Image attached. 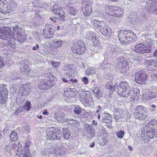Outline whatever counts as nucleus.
<instances>
[{
	"mask_svg": "<svg viewBox=\"0 0 157 157\" xmlns=\"http://www.w3.org/2000/svg\"><path fill=\"white\" fill-rule=\"evenodd\" d=\"M156 96V93L151 91H149L148 93L144 94L143 95L144 98L146 100H149L152 98H155Z\"/></svg>",
	"mask_w": 157,
	"mask_h": 157,
	"instance_id": "nucleus-27",
	"label": "nucleus"
},
{
	"mask_svg": "<svg viewBox=\"0 0 157 157\" xmlns=\"http://www.w3.org/2000/svg\"><path fill=\"white\" fill-rule=\"evenodd\" d=\"M69 13L71 15L75 16L77 14L78 9L74 6H70L68 10Z\"/></svg>",
	"mask_w": 157,
	"mask_h": 157,
	"instance_id": "nucleus-29",
	"label": "nucleus"
},
{
	"mask_svg": "<svg viewBox=\"0 0 157 157\" xmlns=\"http://www.w3.org/2000/svg\"><path fill=\"white\" fill-rule=\"evenodd\" d=\"M70 133L67 129H64L63 136L65 139L68 140L70 138Z\"/></svg>",
	"mask_w": 157,
	"mask_h": 157,
	"instance_id": "nucleus-35",
	"label": "nucleus"
},
{
	"mask_svg": "<svg viewBox=\"0 0 157 157\" xmlns=\"http://www.w3.org/2000/svg\"><path fill=\"white\" fill-rule=\"evenodd\" d=\"M134 77L135 82L140 85L145 84L148 78L147 75L141 71L136 72Z\"/></svg>",
	"mask_w": 157,
	"mask_h": 157,
	"instance_id": "nucleus-14",
	"label": "nucleus"
},
{
	"mask_svg": "<svg viewBox=\"0 0 157 157\" xmlns=\"http://www.w3.org/2000/svg\"><path fill=\"white\" fill-rule=\"evenodd\" d=\"M101 144L102 145H105L108 142V139L107 137L105 136L101 140Z\"/></svg>",
	"mask_w": 157,
	"mask_h": 157,
	"instance_id": "nucleus-44",
	"label": "nucleus"
},
{
	"mask_svg": "<svg viewBox=\"0 0 157 157\" xmlns=\"http://www.w3.org/2000/svg\"><path fill=\"white\" fill-rule=\"evenodd\" d=\"M52 46L54 48H58L61 47L63 44V41L62 40H58L56 39L52 41Z\"/></svg>",
	"mask_w": 157,
	"mask_h": 157,
	"instance_id": "nucleus-28",
	"label": "nucleus"
},
{
	"mask_svg": "<svg viewBox=\"0 0 157 157\" xmlns=\"http://www.w3.org/2000/svg\"><path fill=\"white\" fill-rule=\"evenodd\" d=\"M118 37L121 43L128 44L134 42L136 36L132 31L121 30L119 31Z\"/></svg>",
	"mask_w": 157,
	"mask_h": 157,
	"instance_id": "nucleus-2",
	"label": "nucleus"
},
{
	"mask_svg": "<svg viewBox=\"0 0 157 157\" xmlns=\"http://www.w3.org/2000/svg\"><path fill=\"white\" fill-rule=\"evenodd\" d=\"M10 0H0V2L2 3L3 4H6L9 2H10Z\"/></svg>",
	"mask_w": 157,
	"mask_h": 157,
	"instance_id": "nucleus-49",
	"label": "nucleus"
},
{
	"mask_svg": "<svg viewBox=\"0 0 157 157\" xmlns=\"http://www.w3.org/2000/svg\"><path fill=\"white\" fill-rule=\"evenodd\" d=\"M31 108V102L26 101L25 104L24 105L23 108L26 110L28 111L30 110Z\"/></svg>",
	"mask_w": 157,
	"mask_h": 157,
	"instance_id": "nucleus-36",
	"label": "nucleus"
},
{
	"mask_svg": "<svg viewBox=\"0 0 157 157\" xmlns=\"http://www.w3.org/2000/svg\"><path fill=\"white\" fill-rule=\"evenodd\" d=\"M74 3H75V2H74L72 0H71L70 2H69V3L67 4H68V6L69 5H70L71 4H74Z\"/></svg>",
	"mask_w": 157,
	"mask_h": 157,
	"instance_id": "nucleus-59",
	"label": "nucleus"
},
{
	"mask_svg": "<svg viewBox=\"0 0 157 157\" xmlns=\"http://www.w3.org/2000/svg\"><path fill=\"white\" fill-rule=\"evenodd\" d=\"M157 74H153L151 75V79L153 80H156L157 78Z\"/></svg>",
	"mask_w": 157,
	"mask_h": 157,
	"instance_id": "nucleus-50",
	"label": "nucleus"
},
{
	"mask_svg": "<svg viewBox=\"0 0 157 157\" xmlns=\"http://www.w3.org/2000/svg\"><path fill=\"white\" fill-rule=\"evenodd\" d=\"M33 50H36V46H33Z\"/></svg>",
	"mask_w": 157,
	"mask_h": 157,
	"instance_id": "nucleus-62",
	"label": "nucleus"
},
{
	"mask_svg": "<svg viewBox=\"0 0 157 157\" xmlns=\"http://www.w3.org/2000/svg\"><path fill=\"white\" fill-rule=\"evenodd\" d=\"M151 108L152 109V111H154L156 108V106L154 105H152L151 106Z\"/></svg>",
	"mask_w": 157,
	"mask_h": 157,
	"instance_id": "nucleus-58",
	"label": "nucleus"
},
{
	"mask_svg": "<svg viewBox=\"0 0 157 157\" xmlns=\"http://www.w3.org/2000/svg\"><path fill=\"white\" fill-rule=\"evenodd\" d=\"M147 109L144 106L140 105L136 107L134 110V116L135 118L140 121L145 120L147 117Z\"/></svg>",
	"mask_w": 157,
	"mask_h": 157,
	"instance_id": "nucleus-10",
	"label": "nucleus"
},
{
	"mask_svg": "<svg viewBox=\"0 0 157 157\" xmlns=\"http://www.w3.org/2000/svg\"><path fill=\"white\" fill-rule=\"evenodd\" d=\"M105 7V12L108 15L119 17L123 14L122 9L119 7L107 5Z\"/></svg>",
	"mask_w": 157,
	"mask_h": 157,
	"instance_id": "nucleus-6",
	"label": "nucleus"
},
{
	"mask_svg": "<svg viewBox=\"0 0 157 157\" xmlns=\"http://www.w3.org/2000/svg\"><path fill=\"white\" fill-rule=\"evenodd\" d=\"M62 80L64 82L66 83L68 82V81L64 77L62 78Z\"/></svg>",
	"mask_w": 157,
	"mask_h": 157,
	"instance_id": "nucleus-55",
	"label": "nucleus"
},
{
	"mask_svg": "<svg viewBox=\"0 0 157 157\" xmlns=\"http://www.w3.org/2000/svg\"><path fill=\"white\" fill-rule=\"evenodd\" d=\"M52 12L56 15H58L59 19L63 22L67 20L66 18V14L63 10V8L57 4H55L53 6Z\"/></svg>",
	"mask_w": 157,
	"mask_h": 157,
	"instance_id": "nucleus-13",
	"label": "nucleus"
},
{
	"mask_svg": "<svg viewBox=\"0 0 157 157\" xmlns=\"http://www.w3.org/2000/svg\"><path fill=\"white\" fill-rule=\"evenodd\" d=\"M17 148L15 152L17 156L19 157H21L22 156L23 157H31L29 145L27 142L25 143L23 148L20 143L19 142Z\"/></svg>",
	"mask_w": 157,
	"mask_h": 157,
	"instance_id": "nucleus-8",
	"label": "nucleus"
},
{
	"mask_svg": "<svg viewBox=\"0 0 157 157\" xmlns=\"http://www.w3.org/2000/svg\"><path fill=\"white\" fill-rule=\"evenodd\" d=\"M74 112L75 114H79L81 112V109L79 106H77L75 107Z\"/></svg>",
	"mask_w": 157,
	"mask_h": 157,
	"instance_id": "nucleus-43",
	"label": "nucleus"
},
{
	"mask_svg": "<svg viewBox=\"0 0 157 157\" xmlns=\"http://www.w3.org/2000/svg\"><path fill=\"white\" fill-rule=\"evenodd\" d=\"M8 92L6 85L2 84L0 86V104L4 105L8 99Z\"/></svg>",
	"mask_w": 157,
	"mask_h": 157,
	"instance_id": "nucleus-15",
	"label": "nucleus"
},
{
	"mask_svg": "<svg viewBox=\"0 0 157 157\" xmlns=\"http://www.w3.org/2000/svg\"><path fill=\"white\" fill-rule=\"evenodd\" d=\"M94 145H95V143H94V142H93V143H92L91 144H90V147H92L94 146Z\"/></svg>",
	"mask_w": 157,
	"mask_h": 157,
	"instance_id": "nucleus-60",
	"label": "nucleus"
},
{
	"mask_svg": "<svg viewBox=\"0 0 157 157\" xmlns=\"http://www.w3.org/2000/svg\"><path fill=\"white\" fill-rule=\"evenodd\" d=\"M54 117L58 121H60L61 119L62 120V117L60 116V112H57L55 113Z\"/></svg>",
	"mask_w": 157,
	"mask_h": 157,
	"instance_id": "nucleus-39",
	"label": "nucleus"
},
{
	"mask_svg": "<svg viewBox=\"0 0 157 157\" xmlns=\"http://www.w3.org/2000/svg\"><path fill=\"white\" fill-rule=\"evenodd\" d=\"M82 10L84 16L86 17L90 16L93 12L92 3L90 0H82Z\"/></svg>",
	"mask_w": 157,
	"mask_h": 157,
	"instance_id": "nucleus-11",
	"label": "nucleus"
},
{
	"mask_svg": "<svg viewBox=\"0 0 157 157\" xmlns=\"http://www.w3.org/2000/svg\"><path fill=\"white\" fill-rule=\"evenodd\" d=\"M154 122L150 121L147 124L146 131L144 133V136H142L145 143L148 142L152 138L157 137L155 128H154L153 125Z\"/></svg>",
	"mask_w": 157,
	"mask_h": 157,
	"instance_id": "nucleus-3",
	"label": "nucleus"
},
{
	"mask_svg": "<svg viewBox=\"0 0 157 157\" xmlns=\"http://www.w3.org/2000/svg\"><path fill=\"white\" fill-rule=\"evenodd\" d=\"M48 113H49L47 111V110H46V109L44 110L43 112V114L44 115H48Z\"/></svg>",
	"mask_w": 157,
	"mask_h": 157,
	"instance_id": "nucleus-54",
	"label": "nucleus"
},
{
	"mask_svg": "<svg viewBox=\"0 0 157 157\" xmlns=\"http://www.w3.org/2000/svg\"><path fill=\"white\" fill-rule=\"evenodd\" d=\"M131 92L129 97L131 101L134 102L139 99L140 95V90H132Z\"/></svg>",
	"mask_w": 157,
	"mask_h": 157,
	"instance_id": "nucleus-19",
	"label": "nucleus"
},
{
	"mask_svg": "<svg viewBox=\"0 0 157 157\" xmlns=\"http://www.w3.org/2000/svg\"><path fill=\"white\" fill-rule=\"evenodd\" d=\"M86 49L84 43L81 40L73 43L71 47L72 52L74 54L78 55H82Z\"/></svg>",
	"mask_w": 157,
	"mask_h": 157,
	"instance_id": "nucleus-5",
	"label": "nucleus"
},
{
	"mask_svg": "<svg viewBox=\"0 0 157 157\" xmlns=\"http://www.w3.org/2000/svg\"><path fill=\"white\" fill-rule=\"evenodd\" d=\"M153 56L156 57H157V50H156L154 52Z\"/></svg>",
	"mask_w": 157,
	"mask_h": 157,
	"instance_id": "nucleus-57",
	"label": "nucleus"
},
{
	"mask_svg": "<svg viewBox=\"0 0 157 157\" xmlns=\"http://www.w3.org/2000/svg\"><path fill=\"white\" fill-rule=\"evenodd\" d=\"M97 110H96V112H94V116L97 117L98 119L99 120H100V115L99 112L101 110V107L100 106L98 105L97 108Z\"/></svg>",
	"mask_w": 157,
	"mask_h": 157,
	"instance_id": "nucleus-33",
	"label": "nucleus"
},
{
	"mask_svg": "<svg viewBox=\"0 0 157 157\" xmlns=\"http://www.w3.org/2000/svg\"><path fill=\"white\" fill-rule=\"evenodd\" d=\"M70 81L73 82H77V80L76 79H73L72 78L70 79Z\"/></svg>",
	"mask_w": 157,
	"mask_h": 157,
	"instance_id": "nucleus-56",
	"label": "nucleus"
},
{
	"mask_svg": "<svg viewBox=\"0 0 157 157\" xmlns=\"http://www.w3.org/2000/svg\"><path fill=\"white\" fill-rule=\"evenodd\" d=\"M75 89L67 88L64 92V94L67 97L69 98H74L76 96V94L74 91Z\"/></svg>",
	"mask_w": 157,
	"mask_h": 157,
	"instance_id": "nucleus-22",
	"label": "nucleus"
},
{
	"mask_svg": "<svg viewBox=\"0 0 157 157\" xmlns=\"http://www.w3.org/2000/svg\"><path fill=\"white\" fill-rule=\"evenodd\" d=\"M36 48H39V46L38 44H36Z\"/></svg>",
	"mask_w": 157,
	"mask_h": 157,
	"instance_id": "nucleus-64",
	"label": "nucleus"
},
{
	"mask_svg": "<svg viewBox=\"0 0 157 157\" xmlns=\"http://www.w3.org/2000/svg\"><path fill=\"white\" fill-rule=\"evenodd\" d=\"M22 111V109L21 108H18L14 113V114L16 115L20 113Z\"/></svg>",
	"mask_w": 157,
	"mask_h": 157,
	"instance_id": "nucleus-47",
	"label": "nucleus"
},
{
	"mask_svg": "<svg viewBox=\"0 0 157 157\" xmlns=\"http://www.w3.org/2000/svg\"><path fill=\"white\" fill-rule=\"evenodd\" d=\"M55 33V30L54 29L49 28L47 30L44 29L43 30V35L45 38L49 39L52 38Z\"/></svg>",
	"mask_w": 157,
	"mask_h": 157,
	"instance_id": "nucleus-21",
	"label": "nucleus"
},
{
	"mask_svg": "<svg viewBox=\"0 0 157 157\" xmlns=\"http://www.w3.org/2000/svg\"><path fill=\"white\" fill-rule=\"evenodd\" d=\"M134 49L135 52L137 53L144 54L151 52L152 47L149 44H145L140 43L135 46Z\"/></svg>",
	"mask_w": 157,
	"mask_h": 157,
	"instance_id": "nucleus-12",
	"label": "nucleus"
},
{
	"mask_svg": "<svg viewBox=\"0 0 157 157\" xmlns=\"http://www.w3.org/2000/svg\"><path fill=\"white\" fill-rule=\"evenodd\" d=\"M150 121L155 122V123H154V124H153V125L154 126V128H155L156 132H157V122L154 120H152Z\"/></svg>",
	"mask_w": 157,
	"mask_h": 157,
	"instance_id": "nucleus-46",
	"label": "nucleus"
},
{
	"mask_svg": "<svg viewBox=\"0 0 157 157\" xmlns=\"http://www.w3.org/2000/svg\"><path fill=\"white\" fill-rule=\"evenodd\" d=\"M97 124H98L97 122H96V121L95 120H94L92 121V125L96 126L97 125Z\"/></svg>",
	"mask_w": 157,
	"mask_h": 157,
	"instance_id": "nucleus-53",
	"label": "nucleus"
},
{
	"mask_svg": "<svg viewBox=\"0 0 157 157\" xmlns=\"http://www.w3.org/2000/svg\"><path fill=\"white\" fill-rule=\"evenodd\" d=\"M79 99L82 102L89 105H91V103L94 102L90 92L85 89L79 92Z\"/></svg>",
	"mask_w": 157,
	"mask_h": 157,
	"instance_id": "nucleus-7",
	"label": "nucleus"
},
{
	"mask_svg": "<svg viewBox=\"0 0 157 157\" xmlns=\"http://www.w3.org/2000/svg\"><path fill=\"white\" fill-rule=\"evenodd\" d=\"M87 134V136L88 138H90V139H92L94 138L95 136L94 132L92 129H91V128L90 129L89 131L88 132Z\"/></svg>",
	"mask_w": 157,
	"mask_h": 157,
	"instance_id": "nucleus-37",
	"label": "nucleus"
},
{
	"mask_svg": "<svg viewBox=\"0 0 157 157\" xmlns=\"http://www.w3.org/2000/svg\"><path fill=\"white\" fill-rule=\"evenodd\" d=\"M4 66V62L2 61V58L0 56V69L2 68Z\"/></svg>",
	"mask_w": 157,
	"mask_h": 157,
	"instance_id": "nucleus-48",
	"label": "nucleus"
},
{
	"mask_svg": "<svg viewBox=\"0 0 157 157\" xmlns=\"http://www.w3.org/2000/svg\"><path fill=\"white\" fill-rule=\"evenodd\" d=\"M87 36L91 45L98 47L101 46V43L97 38L95 34L93 33H91L88 35Z\"/></svg>",
	"mask_w": 157,
	"mask_h": 157,
	"instance_id": "nucleus-17",
	"label": "nucleus"
},
{
	"mask_svg": "<svg viewBox=\"0 0 157 157\" xmlns=\"http://www.w3.org/2000/svg\"><path fill=\"white\" fill-rule=\"evenodd\" d=\"M42 116H37V117L39 118L40 119H41L42 118Z\"/></svg>",
	"mask_w": 157,
	"mask_h": 157,
	"instance_id": "nucleus-63",
	"label": "nucleus"
},
{
	"mask_svg": "<svg viewBox=\"0 0 157 157\" xmlns=\"http://www.w3.org/2000/svg\"><path fill=\"white\" fill-rule=\"evenodd\" d=\"M104 36H109L111 35V30L109 28L107 27L106 24L105 26H104L99 31Z\"/></svg>",
	"mask_w": 157,
	"mask_h": 157,
	"instance_id": "nucleus-24",
	"label": "nucleus"
},
{
	"mask_svg": "<svg viewBox=\"0 0 157 157\" xmlns=\"http://www.w3.org/2000/svg\"><path fill=\"white\" fill-rule=\"evenodd\" d=\"M7 4L6 8H5V10L3 9L2 10V12L3 13H9L11 10L12 8L11 6L10 3L9 2Z\"/></svg>",
	"mask_w": 157,
	"mask_h": 157,
	"instance_id": "nucleus-32",
	"label": "nucleus"
},
{
	"mask_svg": "<svg viewBox=\"0 0 157 157\" xmlns=\"http://www.w3.org/2000/svg\"><path fill=\"white\" fill-rule=\"evenodd\" d=\"M17 147V145L16 144H12L11 145V148L12 149L15 150Z\"/></svg>",
	"mask_w": 157,
	"mask_h": 157,
	"instance_id": "nucleus-51",
	"label": "nucleus"
},
{
	"mask_svg": "<svg viewBox=\"0 0 157 157\" xmlns=\"http://www.w3.org/2000/svg\"><path fill=\"white\" fill-rule=\"evenodd\" d=\"M150 2L147 3V4L150 3V10L152 11L154 14H157V0H152Z\"/></svg>",
	"mask_w": 157,
	"mask_h": 157,
	"instance_id": "nucleus-25",
	"label": "nucleus"
},
{
	"mask_svg": "<svg viewBox=\"0 0 157 157\" xmlns=\"http://www.w3.org/2000/svg\"><path fill=\"white\" fill-rule=\"evenodd\" d=\"M105 87L106 89L111 90L112 91L114 90H115L114 85L113 86L112 85H111L110 83H107L105 84Z\"/></svg>",
	"mask_w": 157,
	"mask_h": 157,
	"instance_id": "nucleus-42",
	"label": "nucleus"
},
{
	"mask_svg": "<svg viewBox=\"0 0 157 157\" xmlns=\"http://www.w3.org/2000/svg\"><path fill=\"white\" fill-rule=\"evenodd\" d=\"M132 90L127 82L122 81L117 86V93L123 97H129Z\"/></svg>",
	"mask_w": 157,
	"mask_h": 157,
	"instance_id": "nucleus-4",
	"label": "nucleus"
},
{
	"mask_svg": "<svg viewBox=\"0 0 157 157\" xmlns=\"http://www.w3.org/2000/svg\"><path fill=\"white\" fill-rule=\"evenodd\" d=\"M50 62L52 66L55 68H57L59 67L60 63L59 62H54L53 61H51Z\"/></svg>",
	"mask_w": 157,
	"mask_h": 157,
	"instance_id": "nucleus-41",
	"label": "nucleus"
},
{
	"mask_svg": "<svg viewBox=\"0 0 157 157\" xmlns=\"http://www.w3.org/2000/svg\"><path fill=\"white\" fill-rule=\"evenodd\" d=\"M155 63V61L152 59L147 60L145 62V63L147 66L154 65Z\"/></svg>",
	"mask_w": 157,
	"mask_h": 157,
	"instance_id": "nucleus-38",
	"label": "nucleus"
},
{
	"mask_svg": "<svg viewBox=\"0 0 157 157\" xmlns=\"http://www.w3.org/2000/svg\"><path fill=\"white\" fill-rule=\"evenodd\" d=\"M72 66L71 65H68L65 67V71H66V75L69 77L71 75H70V72L71 71L72 68Z\"/></svg>",
	"mask_w": 157,
	"mask_h": 157,
	"instance_id": "nucleus-34",
	"label": "nucleus"
},
{
	"mask_svg": "<svg viewBox=\"0 0 157 157\" xmlns=\"http://www.w3.org/2000/svg\"><path fill=\"white\" fill-rule=\"evenodd\" d=\"M0 38L7 40L8 44L13 48L16 47V44L15 42L16 39L20 42H23L25 40L21 29L18 26L13 28V34H12L9 28L0 27Z\"/></svg>",
	"mask_w": 157,
	"mask_h": 157,
	"instance_id": "nucleus-1",
	"label": "nucleus"
},
{
	"mask_svg": "<svg viewBox=\"0 0 157 157\" xmlns=\"http://www.w3.org/2000/svg\"><path fill=\"white\" fill-rule=\"evenodd\" d=\"M128 148L131 151H132L133 149V148L130 146H129L128 147Z\"/></svg>",
	"mask_w": 157,
	"mask_h": 157,
	"instance_id": "nucleus-61",
	"label": "nucleus"
},
{
	"mask_svg": "<svg viewBox=\"0 0 157 157\" xmlns=\"http://www.w3.org/2000/svg\"><path fill=\"white\" fill-rule=\"evenodd\" d=\"M92 22L94 26L99 31L104 26H105L106 23L103 21L94 19L92 21Z\"/></svg>",
	"mask_w": 157,
	"mask_h": 157,
	"instance_id": "nucleus-23",
	"label": "nucleus"
},
{
	"mask_svg": "<svg viewBox=\"0 0 157 157\" xmlns=\"http://www.w3.org/2000/svg\"><path fill=\"white\" fill-rule=\"evenodd\" d=\"M93 92L95 94V96L98 98H100L102 96V94L99 88H95L93 90Z\"/></svg>",
	"mask_w": 157,
	"mask_h": 157,
	"instance_id": "nucleus-31",
	"label": "nucleus"
},
{
	"mask_svg": "<svg viewBox=\"0 0 157 157\" xmlns=\"http://www.w3.org/2000/svg\"><path fill=\"white\" fill-rule=\"evenodd\" d=\"M30 91V87L28 84H23L20 88L19 93L22 96H27L29 94Z\"/></svg>",
	"mask_w": 157,
	"mask_h": 157,
	"instance_id": "nucleus-20",
	"label": "nucleus"
},
{
	"mask_svg": "<svg viewBox=\"0 0 157 157\" xmlns=\"http://www.w3.org/2000/svg\"><path fill=\"white\" fill-rule=\"evenodd\" d=\"M53 86L52 80H44L40 82L38 88L41 90H47Z\"/></svg>",
	"mask_w": 157,
	"mask_h": 157,
	"instance_id": "nucleus-18",
	"label": "nucleus"
},
{
	"mask_svg": "<svg viewBox=\"0 0 157 157\" xmlns=\"http://www.w3.org/2000/svg\"><path fill=\"white\" fill-rule=\"evenodd\" d=\"M62 135L61 132L59 129L51 127L47 131L46 138L51 140H59L61 138Z\"/></svg>",
	"mask_w": 157,
	"mask_h": 157,
	"instance_id": "nucleus-9",
	"label": "nucleus"
},
{
	"mask_svg": "<svg viewBox=\"0 0 157 157\" xmlns=\"http://www.w3.org/2000/svg\"><path fill=\"white\" fill-rule=\"evenodd\" d=\"M18 139V134L16 132H12L10 135V139L12 141H16Z\"/></svg>",
	"mask_w": 157,
	"mask_h": 157,
	"instance_id": "nucleus-30",
	"label": "nucleus"
},
{
	"mask_svg": "<svg viewBox=\"0 0 157 157\" xmlns=\"http://www.w3.org/2000/svg\"><path fill=\"white\" fill-rule=\"evenodd\" d=\"M50 19L54 22H56V20L58 19V18L57 17H50Z\"/></svg>",
	"mask_w": 157,
	"mask_h": 157,
	"instance_id": "nucleus-52",
	"label": "nucleus"
},
{
	"mask_svg": "<svg viewBox=\"0 0 157 157\" xmlns=\"http://www.w3.org/2000/svg\"><path fill=\"white\" fill-rule=\"evenodd\" d=\"M120 63L119 65L120 71L121 73H124L128 71L129 69V66L127 59L124 56L119 59Z\"/></svg>",
	"mask_w": 157,
	"mask_h": 157,
	"instance_id": "nucleus-16",
	"label": "nucleus"
},
{
	"mask_svg": "<svg viewBox=\"0 0 157 157\" xmlns=\"http://www.w3.org/2000/svg\"><path fill=\"white\" fill-rule=\"evenodd\" d=\"M82 81L85 85H87L89 82L88 78L86 77H84L82 78Z\"/></svg>",
	"mask_w": 157,
	"mask_h": 157,
	"instance_id": "nucleus-45",
	"label": "nucleus"
},
{
	"mask_svg": "<svg viewBox=\"0 0 157 157\" xmlns=\"http://www.w3.org/2000/svg\"><path fill=\"white\" fill-rule=\"evenodd\" d=\"M117 136L120 138H122L123 137L124 134V132L122 130H120L116 132Z\"/></svg>",
	"mask_w": 157,
	"mask_h": 157,
	"instance_id": "nucleus-40",
	"label": "nucleus"
},
{
	"mask_svg": "<svg viewBox=\"0 0 157 157\" xmlns=\"http://www.w3.org/2000/svg\"><path fill=\"white\" fill-rule=\"evenodd\" d=\"M102 121L103 122L108 123L112 121V117L108 113H104L103 115Z\"/></svg>",
	"mask_w": 157,
	"mask_h": 157,
	"instance_id": "nucleus-26",
	"label": "nucleus"
}]
</instances>
